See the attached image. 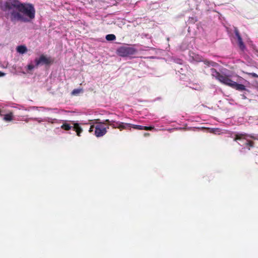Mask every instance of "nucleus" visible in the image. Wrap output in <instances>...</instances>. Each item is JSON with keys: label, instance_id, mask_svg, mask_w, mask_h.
I'll list each match as a JSON object with an SVG mask.
<instances>
[{"label": "nucleus", "instance_id": "nucleus-1", "mask_svg": "<svg viewBox=\"0 0 258 258\" xmlns=\"http://www.w3.org/2000/svg\"><path fill=\"white\" fill-rule=\"evenodd\" d=\"M6 17L12 22H28L35 16V9L30 3H22L19 0H8L0 6Z\"/></svg>", "mask_w": 258, "mask_h": 258}, {"label": "nucleus", "instance_id": "nucleus-2", "mask_svg": "<svg viewBox=\"0 0 258 258\" xmlns=\"http://www.w3.org/2000/svg\"><path fill=\"white\" fill-rule=\"evenodd\" d=\"M210 72L212 77L215 78L216 79L226 85L238 91H242L246 90L245 86L244 85L238 84L233 81L230 79L229 76L221 74L214 68L210 69Z\"/></svg>", "mask_w": 258, "mask_h": 258}, {"label": "nucleus", "instance_id": "nucleus-3", "mask_svg": "<svg viewBox=\"0 0 258 258\" xmlns=\"http://www.w3.org/2000/svg\"><path fill=\"white\" fill-rule=\"evenodd\" d=\"M137 50L135 48L128 45L121 46L116 50L117 55L121 57L128 56L135 54Z\"/></svg>", "mask_w": 258, "mask_h": 258}, {"label": "nucleus", "instance_id": "nucleus-4", "mask_svg": "<svg viewBox=\"0 0 258 258\" xmlns=\"http://www.w3.org/2000/svg\"><path fill=\"white\" fill-rule=\"evenodd\" d=\"M35 65L38 67L40 64H50L53 62V60L50 57H47L44 54L40 55L39 58H36L35 59Z\"/></svg>", "mask_w": 258, "mask_h": 258}, {"label": "nucleus", "instance_id": "nucleus-5", "mask_svg": "<svg viewBox=\"0 0 258 258\" xmlns=\"http://www.w3.org/2000/svg\"><path fill=\"white\" fill-rule=\"evenodd\" d=\"M106 132V128L101 123L97 124L95 126V135L97 137H100L104 136Z\"/></svg>", "mask_w": 258, "mask_h": 258}, {"label": "nucleus", "instance_id": "nucleus-6", "mask_svg": "<svg viewBox=\"0 0 258 258\" xmlns=\"http://www.w3.org/2000/svg\"><path fill=\"white\" fill-rule=\"evenodd\" d=\"M234 31L235 36L237 39L238 44L239 47L242 51H243L245 49L246 47L242 41V39L240 36L239 32L238 29L236 27L234 28Z\"/></svg>", "mask_w": 258, "mask_h": 258}, {"label": "nucleus", "instance_id": "nucleus-7", "mask_svg": "<svg viewBox=\"0 0 258 258\" xmlns=\"http://www.w3.org/2000/svg\"><path fill=\"white\" fill-rule=\"evenodd\" d=\"M246 137H249L252 139L254 138L253 136L248 135L246 133H238L235 134L234 141H237V140H246Z\"/></svg>", "mask_w": 258, "mask_h": 258}, {"label": "nucleus", "instance_id": "nucleus-8", "mask_svg": "<svg viewBox=\"0 0 258 258\" xmlns=\"http://www.w3.org/2000/svg\"><path fill=\"white\" fill-rule=\"evenodd\" d=\"M72 125H73V128L77 133L78 136L80 137L81 133L83 132L82 128L80 126L78 123H75L74 121H72Z\"/></svg>", "mask_w": 258, "mask_h": 258}, {"label": "nucleus", "instance_id": "nucleus-9", "mask_svg": "<svg viewBox=\"0 0 258 258\" xmlns=\"http://www.w3.org/2000/svg\"><path fill=\"white\" fill-rule=\"evenodd\" d=\"M116 124L118 125V128L119 129L120 131H122V130L131 129L132 126V124L131 123L120 122H117Z\"/></svg>", "mask_w": 258, "mask_h": 258}, {"label": "nucleus", "instance_id": "nucleus-10", "mask_svg": "<svg viewBox=\"0 0 258 258\" xmlns=\"http://www.w3.org/2000/svg\"><path fill=\"white\" fill-rule=\"evenodd\" d=\"M17 50L19 53L24 54L27 51V48L24 45H20L17 47Z\"/></svg>", "mask_w": 258, "mask_h": 258}, {"label": "nucleus", "instance_id": "nucleus-11", "mask_svg": "<svg viewBox=\"0 0 258 258\" xmlns=\"http://www.w3.org/2000/svg\"><path fill=\"white\" fill-rule=\"evenodd\" d=\"M13 113L11 112L4 115V119L6 121H10L13 119Z\"/></svg>", "mask_w": 258, "mask_h": 258}, {"label": "nucleus", "instance_id": "nucleus-12", "mask_svg": "<svg viewBox=\"0 0 258 258\" xmlns=\"http://www.w3.org/2000/svg\"><path fill=\"white\" fill-rule=\"evenodd\" d=\"M73 126H72L71 124H69L67 123H64L61 125V128L65 130V131H69L70 130Z\"/></svg>", "mask_w": 258, "mask_h": 258}, {"label": "nucleus", "instance_id": "nucleus-13", "mask_svg": "<svg viewBox=\"0 0 258 258\" xmlns=\"http://www.w3.org/2000/svg\"><path fill=\"white\" fill-rule=\"evenodd\" d=\"M105 38L108 41H113L116 39V37L114 34H108L106 36Z\"/></svg>", "mask_w": 258, "mask_h": 258}, {"label": "nucleus", "instance_id": "nucleus-14", "mask_svg": "<svg viewBox=\"0 0 258 258\" xmlns=\"http://www.w3.org/2000/svg\"><path fill=\"white\" fill-rule=\"evenodd\" d=\"M245 145L246 147H248V149L250 150V148L253 147L254 142L250 140H247V142L245 143Z\"/></svg>", "mask_w": 258, "mask_h": 258}, {"label": "nucleus", "instance_id": "nucleus-15", "mask_svg": "<svg viewBox=\"0 0 258 258\" xmlns=\"http://www.w3.org/2000/svg\"><path fill=\"white\" fill-rule=\"evenodd\" d=\"M203 62L204 63L206 64V65H208V66H212L213 67L215 66L216 64H217V63L215 62H213V61H210L208 60H203Z\"/></svg>", "mask_w": 258, "mask_h": 258}, {"label": "nucleus", "instance_id": "nucleus-16", "mask_svg": "<svg viewBox=\"0 0 258 258\" xmlns=\"http://www.w3.org/2000/svg\"><path fill=\"white\" fill-rule=\"evenodd\" d=\"M131 127H133L134 129H135V130H143V125H135V124H132Z\"/></svg>", "mask_w": 258, "mask_h": 258}, {"label": "nucleus", "instance_id": "nucleus-17", "mask_svg": "<svg viewBox=\"0 0 258 258\" xmlns=\"http://www.w3.org/2000/svg\"><path fill=\"white\" fill-rule=\"evenodd\" d=\"M143 130L146 131H152L154 128V126H143Z\"/></svg>", "mask_w": 258, "mask_h": 258}, {"label": "nucleus", "instance_id": "nucleus-18", "mask_svg": "<svg viewBox=\"0 0 258 258\" xmlns=\"http://www.w3.org/2000/svg\"><path fill=\"white\" fill-rule=\"evenodd\" d=\"M112 122H114V121L113 120H110L109 119H106L104 121V122H103V124H105V123H107L109 125H110V123H111Z\"/></svg>", "mask_w": 258, "mask_h": 258}, {"label": "nucleus", "instance_id": "nucleus-19", "mask_svg": "<svg viewBox=\"0 0 258 258\" xmlns=\"http://www.w3.org/2000/svg\"><path fill=\"white\" fill-rule=\"evenodd\" d=\"M110 126H112L114 128H118V125L116 124V122H112L110 123Z\"/></svg>", "mask_w": 258, "mask_h": 258}, {"label": "nucleus", "instance_id": "nucleus-20", "mask_svg": "<svg viewBox=\"0 0 258 258\" xmlns=\"http://www.w3.org/2000/svg\"><path fill=\"white\" fill-rule=\"evenodd\" d=\"M27 68L29 70H32L34 68V66L32 64H29L27 66Z\"/></svg>", "mask_w": 258, "mask_h": 258}, {"label": "nucleus", "instance_id": "nucleus-21", "mask_svg": "<svg viewBox=\"0 0 258 258\" xmlns=\"http://www.w3.org/2000/svg\"><path fill=\"white\" fill-rule=\"evenodd\" d=\"M94 125H92L89 128V132H90V133L92 132L94 130Z\"/></svg>", "mask_w": 258, "mask_h": 258}, {"label": "nucleus", "instance_id": "nucleus-22", "mask_svg": "<svg viewBox=\"0 0 258 258\" xmlns=\"http://www.w3.org/2000/svg\"><path fill=\"white\" fill-rule=\"evenodd\" d=\"M79 92V90L77 89H75L73 91L72 94H76L77 93H78Z\"/></svg>", "mask_w": 258, "mask_h": 258}, {"label": "nucleus", "instance_id": "nucleus-23", "mask_svg": "<svg viewBox=\"0 0 258 258\" xmlns=\"http://www.w3.org/2000/svg\"><path fill=\"white\" fill-rule=\"evenodd\" d=\"M5 76V73H4L2 72H0V77H4Z\"/></svg>", "mask_w": 258, "mask_h": 258}, {"label": "nucleus", "instance_id": "nucleus-24", "mask_svg": "<svg viewBox=\"0 0 258 258\" xmlns=\"http://www.w3.org/2000/svg\"><path fill=\"white\" fill-rule=\"evenodd\" d=\"M144 136L145 137H148V136H150V134L148 133H144Z\"/></svg>", "mask_w": 258, "mask_h": 258}]
</instances>
